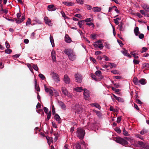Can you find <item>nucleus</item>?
I'll return each instance as SVG.
<instances>
[{
	"label": "nucleus",
	"instance_id": "nucleus-62",
	"mask_svg": "<svg viewBox=\"0 0 149 149\" xmlns=\"http://www.w3.org/2000/svg\"><path fill=\"white\" fill-rule=\"evenodd\" d=\"M140 12L143 15L145 16H146V14H145L144 11L143 10H140Z\"/></svg>",
	"mask_w": 149,
	"mask_h": 149
},
{
	"label": "nucleus",
	"instance_id": "nucleus-33",
	"mask_svg": "<svg viewBox=\"0 0 149 149\" xmlns=\"http://www.w3.org/2000/svg\"><path fill=\"white\" fill-rule=\"evenodd\" d=\"M84 23L85 22L84 20H81L78 23V24L79 25L80 28H81L82 25H83Z\"/></svg>",
	"mask_w": 149,
	"mask_h": 149
},
{
	"label": "nucleus",
	"instance_id": "nucleus-3",
	"mask_svg": "<svg viewBox=\"0 0 149 149\" xmlns=\"http://www.w3.org/2000/svg\"><path fill=\"white\" fill-rule=\"evenodd\" d=\"M25 19V17H24V15L22 17L21 19L14 18V19H9L8 20L10 21L13 22H14V21H15L17 23L20 24Z\"/></svg>",
	"mask_w": 149,
	"mask_h": 149
},
{
	"label": "nucleus",
	"instance_id": "nucleus-57",
	"mask_svg": "<svg viewBox=\"0 0 149 149\" xmlns=\"http://www.w3.org/2000/svg\"><path fill=\"white\" fill-rule=\"evenodd\" d=\"M88 126L89 127L90 126L91 127V128H89L88 130H89L90 129H91L92 127H94V124L93 123H91V124L89 123L88 125Z\"/></svg>",
	"mask_w": 149,
	"mask_h": 149
},
{
	"label": "nucleus",
	"instance_id": "nucleus-23",
	"mask_svg": "<svg viewBox=\"0 0 149 149\" xmlns=\"http://www.w3.org/2000/svg\"><path fill=\"white\" fill-rule=\"evenodd\" d=\"M101 10V8L98 7H94L93 8V10L94 12H100Z\"/></svg>",
	"mask_w": 149,
	"mask_h": 149
},
{
	"label": "nucleus",
	"instance_id": "nucleus-31",
	"mask_svg": "<svg viewBox=\"0 0 149 149\" xmlns=\"http://www.w3.org/2000/svg\"><path fill=\"white\" fill-rule=\"evenodd\" d=\"M142 7L146 11L149 12V7L146 4H144L143 5Z\"/></svg>",
	"mask_w": 149,
	"mask_h": 149
},
{
	"label": "nucleus",
	"instance_id": "nucleus-52",
	"mask_svg": "<svg viewBox=\"0 0 149 149\" xmlns=\"http://www.w3.org/2000/svg\"><path fill=\"white\" fill-rule=\"evenodd\" d=\"M111 88L112 89L113 91H115L116 92H118L120 91V90L119 89H116L114 87H112Z\"/></svg>",
	"mask_w": 149,
	"mask_h": 149
},
{
	"label": "nucleus",
	"instance_id": "nucleus-11",
	"mask_svg": "<svg viewBox=\"0 0 149 149\" xmlns=\"http://www.w3.org/2000/svg\"><path fill=\"white\" fill-rule=\"evenodd\" d=\"M44 20L45 23L46 24H48L49 26H52V24L51 23V20L47 17H45Z\"/></svg>",
	"mask_w": 149,
	"mask_h": 149
},
{
	"label": "nucleus",
	"instance_id": "nucleus-4",
	"mask_svg": "<svg viewBox=\"0 0 149 149\" xmlns=\"http://www.w3.org/2000/svg\"><path fill=\"white\" fill-rule=\"evenodd\" d=\"M74 77L76 82L78 83H81L82 81V77L81 74L79 73L75 74Z\"/></svg>",
	"mask_w": 149,
	"mask_h": 149
},
{
	"label": "nucleus",
	"instance_id": "nucleus-17",
	"mask_svg": "<svg viewBox=\"0 0 149 149\" xmlns=\"http://www.w3.org/2000/svg\"><path fill=\"white\" fill-rule=\"evenodd\" d=\"M54 118L58 121V123L60 124L61 123V118L58 114H55V115L54 116Z\"/></svg>",
	"mask_w": 149,
	"mask_h": 149
},
{
	"label": "nucleus",
	"instance_id": "nucleus-5",
	"mask_svg": "<svg viewBox=\"0 0 149 149\" xmlns=\"http://www.w3.org/2000/svg\"><path fill=\"white\" fill-rule=\"evenodd\" d=\"M51 74L52 75L53 78L55 81L58 82L59 81V75L57 74L54 73L53 72Z\"/></svg>",
	"mask_w": 149,
	"mask_h": 149
},
{
	"label": "nucleus",
	"instance_id": "nucleus-45",
	"mask_svg": "<svg viewBox=\"0 0 149 149\" xmlns=\"http://www.w3.org/2000/svg\"><path fill=\"white\" fill-rule=\"evenodd\" d=\"M94 111L96 114L99 116L100 117L101 116V113L98 111H97L95 110H93Z\"/></svg>",
	"mask_w": 149,
	"mask_h": 149
},
{
	"label": "nucleus",
	"instance_id": "nucleus-36",
	"mask_svg": "<svg viewBox=\"0 0 149 149\" xmlns=\"http://www.w3.org/2000/svg\"><path fill=\"white\" fill-rule=\"evenodd\" d=\"M141 149H149V145L148 144H145Z\"/></svg>",
	"mask_w": 149,
	"mask_h": 149
},
{
	"label": "nucleus",
	"instance_id": "nucleus-27",
	"mask_svg": "<svg viewBox=\"0 0 149 149\" xmlns=\"http://www.w3.org/2000/svg\"><path fill=\"white\" fill-rule=\"evenodd\" d=\"M50 42L51 43V44L52 46L53 47H54L55 46V44L54 43V40L53 38V37L51 35L50 36Z\"/></svg>",
	"mask_w": 149,
	"mask_h": 149
},
{
	"label": "nucleus",
	"instance_id": "nucleus-9",
	"mask_svg": "<svg viewBox=\"0 0 149 149\" xmlns=\"http://www.w3.org/2000/svg\"><path fill=\"white\" fill-rule=\"evenodd\" d=\"M61 90L62 93L65 95H67L68 97H70L71 95L70 93L68 92L65 88L62 87Z\"/></svg>",
	"mask_w": 149,
	"mask_h": 149
},
{
	"label": "nucleus",
	"instance_id": "nucleus-6",
	"mask_svg": "<svg viewBox=\"0 0 149 149\" xmlns=\"http://www.w3.org/2000/svg\"><path fill=\"white\" fill-rule=\"evenodd\" d=\"M84 91L83 94L86 100H87L90 97V93L88 90L86 88L84 89Z\"/></svg>",
	"mask_w": 149,
	"mask_h": 149
},
{
	"label": "nucleus",
	"instance_id": "nucleus-58",
	"mask_svg": "<svg viewBox=\"0 0 149 149\" xmlns=\"http://www.w3.org/2000/svg\"><path fill=\"white\" fill-rule=\"evenodd\" d=\"M52 113H53V115H54V114H55V109L53 105L52 107Z\"/></svg>",
	"mask_w": 149,
	"mask_h": 149
},
{
	"label": "nucleus",
	"instance_id": "nucleus-16",
	"mask_svg": "<svg viewBox=\"0 0 149 149\" xmlns=\"http://www.w3.org/2000/svg\"><path fill=\"white\" fill-rule=\"evenodd\" d=\"M64 80L66 84H69L70 82V81L69 78L68 77L67 75H65L64 77Z\"/></svg>",
	"mask_w": 149,
	"mask_h": 149
},
{
	"label": "nucleus",
	"instance_id": "nucleus-59",
	"mask_svg": "<svg viewBox=\"0 0 149 149\" xmlns=\"http://www.w3.org/2000/svg\"><path fill=\"white\" fill-rule=\"evenodd\" d=\"M139 38L140 39H142L144 37V35L143 34H140L139 36Z\"/></svg>",
	"mask_w": 149,
	"mask_h": 149
},
{
	"label": "nucleus",
	"instance_id": "nucleus-64",
	"mask_svg": "<svg viewBox=\"0 0 149 149\" xmlns=\"http://www.w3.org/2000/svg\"><path fill=\"white\" fill-rule=\"evenodd\" d=\"M76 147L77 149H81V146L79 143L76 144Z\"/></svg>",
	"mask_w": 149,
	"mask_h": 149
},
{
	"label": "nucleus",
	"instance_id": "nucleus-14",
	"mask_svg": "<svg viewBox=\"0 0 149 149\" xmlns=\"http://www.w3.org/2000/svg\"><path fill=\"white\" fill-rule=\"evenodd\" d=\"M68 58L70 60L73 61L75 59L76 56L74 53H72L71 54L68 56Z\"/></svg>",
	"mask_w": 149,
	"mask_h": 149
},
{
	"label": "nucleus",
	"instance_id": "nucleus-48",
	"mask_svg": "<svg viewBox=\"0 0 149 149\" xmlns=\"http://www.w3.org/2000/svg\"><path fill=\"white\" fill-rule=\"evenodd\" d=\"M113 8H115V10L116 12L117 13H120V11L117 9V7L116 6H114L113 7Z\"/></svg>",
	"mask_w": 149,
	"mask_h": 149
},
{
	"label": "nucleus",
	"instance_id": "nucleus-63",
	"mask_svg": "<svg viewBox=\"0 0 149 149\" xmlns=\"http://www.w3.org/2000/svg\"><path fill=\"white\" fill-rule=\"evenodd\" d=\"M78 3H79L80 4H83V1L82 0H76Z\"/></svg>",
	"mask_w": 149,
	"mask_h": 149
},
{
	"label": "nucleus",
	"instance_id": "nucleus-61",
	"mask_svg": "<svg viewBox=\"0 0 149 149\" xmlns=\"http://www.w3.org/2000/svg\"><path fill=\"white\" fill-rule=\"evenodd\" d=\"M3 6L2 4H1L0 5V11L2 12V13H3L4 10L3 8Z\"/></svg>",
	"mask_w": 149,
	"mask_h": 149
},
{
	"label": "nucleus",
	"instance_id": "nucleus-35",
	"mask_svg": "<svg viewBox=\"0 0 149 149\" xmlns=\"http://www.w3.org/2000/svg\"><path fill=\"white\" fill-rule=\"evenodd\" d=\"M63 3L67 6H71L72 5L73 3L71 2H63Z\"/></svg>",
	"mask_w": 149,
	"mask_h": 149
},
{
	"label": "nucleus",
	"instance_id": "nucleus-47",
	"mask_svg": "<svg viewBox=\"0 0 149 149\" xmlns=\"http://www.w3.org/2000/svg\"><path fill=\"white\" fill-rule=\"evenodd\" d=\"M116 131L118 133H120L121 132L120 129L118 127H116L115 129Z\"/></svg>",
	"mask_w": 149,
	"mask_h": 149
},
{
	"label": "nucleus",
	"instance_id": "nucleus-53",
	"mask_svg": "<svg viewBox=\"0 0 149 149\" xmlns=\"http://www.w3.org/2000/svg\"><path fill=\"white\" fill-rule=\"evenodd\" d=\"M43 110L46 113H48V109L47 108L45 107H44L43 108Z\"/></svg>",
	"mask_w": 149,
	"mask_h": 149
},
{
	"label": "nucleus",
	"instance_id": "nucleus-34",
	"mask_svg": "<svg viewBox=\"0 0 149 149\" xmlns=\"http://www.w3.org/2000/svg\"><path fill=\"white\" fill-rule=\"evenodd\" d=\"M91 77L93 79H94L95 81H100L99 80V79H97L96 76L93 74H91Z\"/></svg>",
	"mask_w": 149,
	"mask_h": 149
},
{
	"label": "nucleus",
	"instance_id": "nucleus-43",
	"mask_svg": "<svg viewBox=\"0 0 149 149\" xmlns=\"http://www.w3.org/2000/svg\"><path fill=\"white\" fill-rule=\"evenodd\" d=\"M12 50L9 49H5V52L6 53H7V54H10L12 52Z\"/></svg>",
	"mask_w": 149,
	"mask_h": 149
},
{
	"label": "nucleus",
	"instance_id": "nucleus-15",
	"mask_svg": "<svg viewBox=\"0 0 149 149\" xmlns=\"http://www.w3.org/2000/svg\"><path fill=\"white\" fill-rule=\"evenodd\" d=\"M65 41L68 43H70L72 41L71 38L68 35L66 34L65 37Z\"/></svg>",
	"mask_w": 149,
	"mask_h": 149
},
{
	"label": "nucleus",
	"instance_id": "nucleus-39",
	"mask_svg": "<svg viewBox=\"0 0 149 149\" xmlns=\"http://www.w3.org/2000/svg\"><path fill=\"white\" fill-rule=\"evenodd\" d=\"M32 67L35 70L37 71H38V68L37 65H35V64H33Z\"/></svg>",
	"mask_w": 149,
	"mask_h": 149
},
{
	"label": "nucleus",
	"instance_id": "nucleus-42",
	"mask_svg": "<svg viewBox=\"0 0 149 149\" xmlns=\"http://www.w3.org/2000/svg\"><path fill=\"white\" fill-rule=\"evenodd\" d=\"M61 13L62 15V16L65 18H68V17L65 15L64 12L63 11H61Z\"/></svg>",
	"mask_w": 149,
	"mask_h": 149
},
{
	"label": "nucleus",
	"instance_id": "nucleus-38",
	"mask_svg": "<svg viewBox=\"0 0 149 149\" xmlns=\"http://www.w3.org/2000/svg\"><path fill=\"white\" fill-rule=\"evenodd\" d=\"M109 65H110V68H115L116 67V64L114 63H109Z\"/></svg>",
	"mask_w": 149,
	"mask_h": 149
},
{
	"label": "nucleus",
	"instance_id": "nucleus-37",
	"mask_svg": "<svg viewBox=\"0 0 149 149\" xmlns=\"http://www.w3.org/2000/svg\"><path fill=\"white\" fill-rule=\"evenodd\" d=\"M116 99L118 102H124L123 99L119 97H117L116 98Z\"/></svg>",
	"mask_w": 149,
	"mask_h": 149
},
{
	"label": "nucleus",
	"instance_id": "nucleus-10",
	"mask_svg": "<svg viewBox=\"0 0 149 149\" xmlns=\"http://www.w3.org/2000/svg\"><path fill=\"white\" fill-rule=\"evenodd\" d=\"M95 75L98 76L99 78V80H100L102 79L103 78V76L102 75V72L99 70H97L95 72Z\"/></svg>",
	"mask_w": 149,
	"mask_h": 149
},
{
	"label": "nucleus",
	"instance_id": "nucleus-8",
	"mask_svg": "<svg viewBox=\"0 0 149 149\" xmlns=\"http://www.w3.org/2000/svg\"><path fill=\"white\" fill-rule=\"evenodd\" d=\"M45 90L46 92H49V95L51 97L53 95V92L52 90L50 88H47L45 84L44 85Z\"/></svg>",
	"mask_w": 149,
	"mask_h": 149
},
{
	"label": "nucleus",
	"instance_id": "nucleus-19",
	"mask_svg": "<svg viewBox=\"0 0 149 149\" xmlns=\"http://www.w3.org/2000/svg\"><path fill=\"white\" fill-rule=\"evenodd\" d=\"M136 146L138 147H141L142 148L145 145L143 142L141 141H138L136 142Z\"/></svg>",
	"mask_w": 149,
	"mask_h": 149
},
{
	"label": "nucleus",
	"instance_id": "nucleus-44",
	"mask_svg": "<svg viewBox=\"0 0 149 149\" xmlns=\"http://www.w3.org/2000/svg\"><path fill=\"white\" fill-rule=\"evenodd\" d=\"M39 76L42 80H44L45 78V76L43 74L41 73L39 74Z\"/></svg>",
	"mask_w": 149,
	"mask_h": 149
},
{
	"label": "nucleus",
	"instance_id": "nucleus-54",
	"mask_svg": "<svg viewBox=\"0 0 149 149\" xmlns=\"http://www.w3.org/2000/svg\"><path fill=\"white\" fill-rule=\"evenodd\" d=\"M51 113H51V111H50L48 113H47V118L50 119L51 117Z\"/></svg>",
	"mask_w": 149,
	"mask_h": 149
},
{
	"label": "nucleus",
	"instance_id": "nucleus-2",
	"mask_svg": "<svg viewBox=\"0 0 149 149\" xmlns=\"http://www.w3.org/2000/svg\"><path fill=\"white\" fill-rule=\"evenodd\" d=\"M85 134L84 130L81 128H78L77 131V136L80 139H83Z\"/></svg>",
	"mask_w": 149,
	"mask_h": 149
},
{
	"label": "nucleus",
	"instance_id": "nucleus-60",
	"mask_svg": "<svg viewBox=\"0 0 149 149\" xmlns=\"http://www.w3.org/2000/svg\"><path fill=\"white\" fill-rule=\"evenodd\" d=\"M148 50V49L147 48L145 47H143L142 48V50L141 51V53H143L144 52H146L147 50Z\"/></svg>",
	"mask_w": 149,
	"mask_h": 149
},
{
	"label": "nucleus",
	"instance_id": "nucleus-22",
	"mask_svg": "<svg viewBox=\"0 0 149 149\" xmlns=\"http://www.w3.org/2000/svg\"><path fill=\"white\" fill-rule=\"evenodd\" d=\"M133 81L135 85H139V80L136 77H134L133 79Z\"/></svg>",
	"mask_w": 149,
	"mask_h": 149
},
{
	"label": "nucleus",
	"instance_id": "nucleus-46",
	"mask_svg": "<svg viewBox=\"0 0 149 149\" xmlns=\"http://www.w3.org/2000/svg\"><path fill=\"white\" fill-rule=\"evenodd\" d=\"M134 15L136 16H137L139 18H141L142 17L140 13H135L134 14Z\"/></svg>",
	"mask_w": 149,
	"mask_h": 149
},
{
	"label": "nucleus",
	"instance_id": "nucleus-55",
	"mask_svg": "<svg viewBox=\"0 0 149 149\" xmlns=\"http://www.w3.org/2000/svg\"><path fill=\"white\" fill-rule=\"evenodd\" d=\"M121 116H120V117H118L117 118V122L118 123H119L121 121Z\"/></svg>",
	"mask_w": 149,
	"mask_h": 149
},
{
	"label": "nucleus",
	"instance_id": "nucleus-26",
	"mask_svg": "<svg viewBox=\"0 0 149 149\" xmlns=\"http://www.w3.org/2000/svg\"><path fill=\"white\" fill-rule=\"evenodd\" d=\"M139 83L142 85H145L146 83V81L145 79L141 78L139 80Z\"/></svg>",
	"mask_w": 149,
	"mask_h": 149
},
{
	"label": "nucleus",
	"instance_id": "nucleus-40",
	"mask_svg": "<svg viewBox=\"0 0 149 149\" xmlns=\"http://www.w3.org/2000/svg\"><path fill=\"white\" fill-rule=\"evenodd\" d=\"M123 134L125 136H127L128 135V132L126 130L125 128H124L123 129Z\"/></svg>",
	"mask_w": 149,
	"mask_h": 149
},
{
	"label": "nucleus",
	"instance_id": "nucleus-29",
	"mask_svg": "<svg viewBox=\"0 0 149 149\" xmlns=\"http://www.w3.org/2000/svg\"><path fill=\"white\" fill-rule=\"evenodd\" d=\"M75 109L77 112H81V108L80 106L79 105H77L75 106Z\"/></svg>",
	"mask_w": 149,
	"mask_h": 149
},
{
	"label": "nucleus",
	"instance_id": "nucleus-25",
	"mask_svg": "<svg viewBox=\"0 0 149 149\" xmlns=\"http://www.w3.org/2000/svg\"><path fill=\"white\" fill-rule=\"evenodd\" d=\"M84 89L82 87H77L74 89V90H75L77 92H80L83 91Z\"/></svg>",
	"mask_w": 149,
	"mask_h": 149
},
{
	"label": "nucleus",
	"instance_id": "nucleus-18",
	"mask_svg": "<svg viewBox=\"0 0 149 149\" xmlns=\"http://www.w3.org/2000/svg\"><path fill=\"white\" fill-rule=\"evenodd\" d=\"M58 103L59 105L61 107L62 109L64 110L66 109V106L64 103L61 101H58Z\"/></svg>",
	"mask_w": 149,
	"mask_h": 149
},
{
	"label": "nucleus",
	"instance_id": "nucleus-41",
	"mask_svg": "<svg viewBox=\"0 0 149 149\" xmlns=\"http://www.w3.org/2000/svg\"><path fill=\"white\" fill-rule=\"evenodd\" d=\"M38 113L41 114V115L42 116H44V113L42 110V109H40L38 110Z\"/></svg>",
	"mask_w": 149,
	"mask_h": 149
},
{
	"label": "nucleus",
	"instance_id": "nucleus-12",
	"mask_svg": "<svg viewBox=\"0 0 149 149\" xmlns=\"http://www.w3.org/2000/svg\"><path fill=\"white\" fill-rule=\"evenodd\" d=\"M48 8L49 9H48L49 11H54L57 9L56 7H54V5L52 4L48 5Z\"/></svg>",
	"mask_w": 149,
	"mask_h": 149
},
{
	"label": "nucleus",
	"instance_id": "nucleus-20",
	"mask_svg": "<svg viewBox=\"0 0 149 149\" xmlns=\"http://www.w3.org/2000/svg\"><path fill=\"white\" fill-rule=\"evenodd\" d=\"M35 87L37 91L39 92L40 91V88L37 84V81L36 79H35Z\"/></svg>",
	"mask_w": 149,
	"mask_h": 149
},
{
	"label": "nucleus",
	"instance_id": "nucleus-30",
	"mask_svg": "<svg viewBox=\"0 0 149 149\" xmlns=\"http://www.w3.org/2000/svg\"><path fill=\"white\" fill-rule=\"evenodd\" d=\"M91 105L92 106H94L96 108H97L99 109H100V107L99 104L96 103H92L91 104Z\"/></svg>",
	"mask_w": 149,
	"mask_h": 149
},
{
	"label": "nucleus",
	"instance_id": "nucleus-1",
	"mask_svg": "<svg viewBox=\"0 0 149 149\" xmlns=\"http://www.w3.org/2000/svg\"><path fill=\"white\" fill-rule=\"evenodd\" d=\"M115 141L117 143L125 146L128 144L127 141L132 143L133 141V140L131 137H125L124 138L118 137L116 138Z\"/></svg>",
	"mask_w": 149,
	"mask_h": 149
},
{
	"label": "nucleus",
	"instance_id": "nucleus-56",
	"mask_svg": "<svg viewBox=\"0 0 149 149\" xmlns=\"http://www.w3.org/2000/svg\"><path fill=\"white\" fill-rule=\"evenodd\" d=\"M31 23V19L30 18H28V21L26 22V25H27L28 24H30Z\"/></svg>",
	"mask_w": 149,
	"mask_h": 149
},
{
	"label": "nucleus",
	"instance_id": "nucleus-24",
	"mask_svg": "<svg viewBox=\"0 0 149 149\" xmlns=\"http://www.w3.org/2000/svg\"><path fill=\"white\" fill-rule=\"evenodd\" d=\"M127 51L126 50H125L124 51H121V52L122 53H123L125 56H127L129 57H131V56L127 52Z\"/></svg>",
	"mask_w": 149,
	"mask_h": 149
},
{
	"label": "nucleus",
	"instance_id": "nucleus-32",
	"mask_svg": "<svg viewBox=\"0 0 149 149\" xmlns=\"http://www.w3.org/2000/svg\"><path fill=\"white\" fill-rule=\"evenodd\" d=\"M148 132V131L147 130L143 129L141 131L140 134L142 135H143L146 134Z\"/></svg>",
	"mask_w": 149,
	"mask_h": 149
},
{
	"label": "nucleus",
	"instance_id": "nucleus-49",
	"mask_svg": "<svg viewBox=\"0 0 149 149\" xmlns=\"http://www.w3.org/2000/svg\"><path fill=\"white\" fill-rule=\"evenodd\" d=\"M84 22H88L91 21V19L90 18H87L85 20H84Z\"/></svg>",
	"mask_w": 149,
	"mask_h": 149
},
{
	"label": "nucleus",
	"instance_id": "nucleus-50",
	"mask_svg": "<svg viewBox=\"0 0 149 149\" xmlns=\"http://www.w3.org/2000/svg\"><path fill=\"white\" fill-rule=\"evenodd\" d=\"M134 63L135 64H137L139 63V60L134 59L133 60Z\"/></svg>",
	"mask_w": 149,
	"mask_h": 149
},
{
	"label": "nucleus",
	"instance_id": "nucleus-7",
	"mask_svg": "<svg viewBox=\"0 0 149 149\" xmlns=\"http://www.w3.org/2000/svg\"><path fill=\"white\" fill-rule=\"evenodd\" d=\"M63 52L68 56L73 52V50L70 49H65L63 50Z\"/></svg>",
	"mask_w": 149,
	"mask_h": 149
},
{
	"label": "nucleus",
	"instance_id": "nucleus-13",
	"mask_svg": "<svg viewBox=\"0 0 149 149\" xmlns=\"http://www.w3.org/2000/svg\"><path fill=\"white\" fill-rule=\"evenodd\" d=\"M51 56L52 59L54 62H56V57L55 52L53 50L51 52Z\"/></svg>",
	"mask_w": 149,
	"mask_h": 149
},
{
	"label": "nucleus",
	"instance_id": "nucleus-28",
	"mask_svg": "<svg viewBox=\"0 0 149 149\" xmlns=\"http://www.w3.org/2000/svg\"><path fill=\"white\" fill-rule=\"evenodd\" d=\"M134 32L136 36H137L138 34L140 33L139 31V28L138 27H136L134 29Z\"/></svg>",
	"mask_w": 149,
	"mask_h": 149
},
{
	"label": "nucleus",
	"instance_id": "nucleus-21",
	"mask_svg": "<svg viewBox=\"0 0 149 149\" xmlns=\"http://www.w3.org/2000/svg\"><path fill=\"white\" fill-rule=\"evenodd\" d=\"M141 68L142 69L145 68L148 69L149 68V64L148 63H145L142 64Z\"/></svg>",
	"mask_w": 149,
	"mask_h": 149
},
{
	"label": "nucleus",
	"instance_id": "nucleus-51",
	"mask_svg": "<svg viewBox=\"0 0 149 149\" xmlns=\"http://www.w3.org/2000/svg\"><path fill=\"white\" fill-rule=\"evenodd\" d=\"M90 37L91 38H93V39H95L96 38V35L95 34H94L93 35L92 34L90 36Z\"/></svg>",
	"mask_w": 149,
	"mask_h": 149
}]
</instances>
